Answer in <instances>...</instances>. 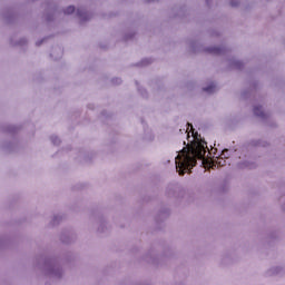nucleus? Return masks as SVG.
Masks as SVG:
<instances>
[{
    "mask_svg": "<svg viewBox=\"0 0 285 285\" xmlns=\"http://www.w3.org/2000/svg\"><path fill=\"white\" fill-rule=\"evenodd\" d=\"M206 148L202 144L190 147H184L176 157V170L178 175H186V171L197 166V159H204Z\"/></svg>",
    "mask_w": 285,
    "mask_h": 285,
    "instance_id": "obj_1",
    "label": "nucleus"
},
{
    "mask_svg": "<svg viewBox=\"0 0 285 285\" xmlns=\"http://www.w3.org/2000/svg\"><path fill=\"white\" fill-rule=\"evenodd\" d=\"M254 115H256V117H266V115L262 111V107H254Z\"/></svg>",
    "mask_w": 285,
    "mask_h": 285,
    "instance_id": "obj_2",
    "label": "nucleus"
},
{
    "mask_svg": "<svg viewBox=\"0 0 285 285\" xmlns=\"http://www.w3.org/2000/svg\"><path fill=\"white\" fill-rule=\"evenodd\" d=\"M208 52H210L212 55H222V48L213 47L208 49Z\"/></svg>",
    "mask_w": 285,
    "mask_h": 285,
    "instance_id": "obj_3",
    "label": "nucleus"
},
{
    "mask_svg": "<svg viewBox=\"0 0 285 285\" xmlns=\"http://www.w3.org/2000/svg\"><path fill=\"white\" fill-rule=\"evenodd\" d=\"M75 12V6H69L65 9V14H72Z\"/></svg>",
    "mask_w": 285,
    "mask_h": 285,
    "instance_id": "obj_4",
    "label": "nucleus"
},
{
    "mask_svg": "<svg viewBox=\"0 0 285 285\" xmlns=\"http://www.w3.org/2000/svg\"><path fill=\"white\" fill-rule=\"evenodd\" d=\"M215 88H217L215 85H210V86L204 88V91L209 92V94L215 92Z\"/></svg>",
    "mask_w": 285,
    "mask_h": 285,
    "instance_id": "obj_5",
    "label": "nucleus"
},
{
    "mask_svg": "<svg viewBox=\"0 0 285 285\" xmlns=\"http://www.w3.org/2000/svg\"><path fill=\"white\" fill-rule=\"evenodd\" d=\"M142 66H148L150 63V59H145L141 61Z\"/></svg>",
    "mask_w": 285,
    "mask_h": 285,
    "instance_id": "obj_6",
    "label": "nucleus"
},
{
    "mask_svg": "<svg viewBox=\"0 0 285 285\" xmlns=\"http://www.w3.org/2000/svg\"><path fill=\"white\" fill-rule=\"evenodd\" d=\"M51 141H52L53 144H59V140L57 139V137H52V138H51Z\"/></svg>",
    "mask_w": 285,
    "mask_h": 285,
    "instance_id": "obj_7",
    "label": "nucleus"
},
{
    "mask_svg": "<svg viewBox=\"0 0 285 285\" xmlns=\"http://www.w3.org/2000/svg\"><path fill=\"white\" fill-rule=\"evenodd\" d=\"M230 6L235 7L237 6V3H235L234 1L230 2Z\"/></svg>",
    "mask_w": 285,
    "mask_h": 285,
    "instance_id": "obj_8",
    "label": "nucleus"
},
{
    "mask_svg": "<svg viewBox=\"0 0 285 285\" xmlns=\"http://www.w3.org/2000/svg\"><path fill=\"white\" fill-rule=\"evenodd\" d=\"M188 126L193 128V125L188 124Z\"/></svg>",
    "mask_w": 285,
    "mask_h": 285,
    "instance_id": "obj_9",
    "label": "nucleus"
},
{
    "mask_svg": "<svg viewBox=\"0 0 285 285\" xmlns=\"http://www.w3.org/2000/svg\"><path fill=\"white\" fill-rule=\"evenodd\" d=\"M188 126L193 128V125L188 124Z\"/></svg>",
    "mask_w": 285,
    "mask_h": 285,
    "instance_id": "obj_10",
    "label": "nucleus"
}]
</instances>
